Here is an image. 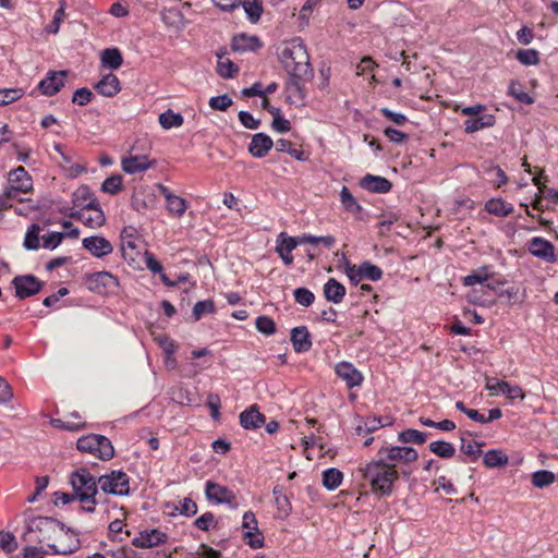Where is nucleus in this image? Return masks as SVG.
Instances as JSON below:
<instances>
[{
  "instance_id": "obj_49",
  "label": "nucleus",
  "mask_w": 558,
  "mask_h": 558,
  "mask_svg": "<svg viewBox=\"0 0 558 558\" xmlns=\"http://www.w3.org/2000/svg\"><path fill=\"white\" fill-rule=\"evenodd\" d=\"M296 241L300 244L310 243V244H318L323 243L326 247H331L336 240L332 235H326V236H315L312 234H302L300 236H295Z\"/></svg>"
},
{
  "instance_id": "obj_26",
  "label": "nucleus",
  "mask_w": 558,
  "mask_h": 558,
  "mask_svg": "<svg viewBox=\"0 0 558 558\" xmlns=\"http://www.w3.org/2000/svg\"><path fill=\"white\" fill-rule=\"evenodd\" d=\"M231 47L234 51H255L262 47V43L256 36L239 34L233 37Z\"/></svg>"
},
{
  "instance_id": "obj_41",
  "label": "nucleus",
  "mask_w": 558,
  "mask_h": 558,
  "mask_svg": "<svg viewBox=\"0 0 558 558\" xmlns=\"http://www.w3.org/2000/svg\"><path fill=\"white\" fill-rule=\"evenodd\" d=\"M340 199L344 209L352 214H357L362 210L361 205L356 202L352 193L347 186H343L340 192Z\"/></svg>"
},
{
  "instance_id": "obj_58",
  "label": "nucleus",
  "mask_w": 558,
  "mask_h": 558,
  "mask_svg": "<svg viewBox=\"0 0 558 558\" xmlns=\"http://www.w3.org/2000/svg\"><path fill=\"white\" fill-rule=\"evenodd\" d=\"M232 105V99L227 95L215 96L209 99V106L214 110L226 111Z\"/></svg>"
},
{
  "instance_id": "obj_59",
  "label": "nucleus",
  "mask_w": 558,
  "mask_h": 558,
  "mask_svg": "<svg viewBox=\"0 0 558 558\" xmlns=\"http://www.w3.org/2000/svg\"><path fill=\"white\" fill-rule=\"evenodd\" d=\"M65 238L63 232H51L47 235H43V245L46 248H56L62 240Z\"/></svg>"
},
{
  "instance_id": "obj_28",
  "label": "nucleus",
  "mask_w": 558,
  "mask_h": 558,
  "mask_svg": "<svg viewBox=\"0 0 558 558\" xmlns=\"http://www.w3.org/2000/svg\"><path fill=\"white\" fill-rule=\"evenodd\" d=\"M150 167L147 156H130L122 159V169L126 173H137Z\"/></svg>"
},
{
  "instance_id": "obj_46",
  "label": "nucleus",
  "mask_w": 558,
  "mask_h": 558,
  "mask_svg": "<svg viewBox=\"0 0 558 558\" xmlns=\"http://www.w3.org/2000/svg\"><path fill=\"white\" fill-rule=\"evenodd\" d=\"M39 233L40 227L37 223H33L28 227L24 239L26 250H37L39 247Z\"/></svg>"
},
{
  "instance_id": "obj_52",
  "label": "nucleus",
  "mask_w": 558,
  "mask_h": 558,
  "mask_svg": "<svg viewBox=\"0 0 558 558\" xmlns=\"http://www.w3.org/2000/svg\"><path fill=\"white\" fill-rule=\"evenodd\" d=\"M257 330L264 335H272L276 331V324L272 318L268 316H258L255 320Z\"/></svg>"
},
{
  "instance_id": "obj_5",
  "label": "nucleus",
  "mask_w": 558,
  "mask_h": 558,
  "mask_svg": "<svg viewBox=\"0 0 558 558\" xmlns=\"http://www.w3.org/2000/svg\"><path fill=\"white\" fill-rule=\"evenodd\" d=\"M98 484L106 494L126 496L130 493V477L120 470H113L109 474L99 476Z\"/></svg>"
},
{
  "instance_id": "obj_64",
  "label": "nucleus",
  "mask_w": 558,
  "mask_h": 558,
  "mask_svg": "<svg viewBox=\"0 0 558 558\" xmlns=\"http://www.w3.org/2000/svg\"><path fill=\"white\" fill-rule=\"evenodd\" d=\"M177 509L180 511L181 514L191 517L196 514L197 505L191 498H184L182 501H180V506Z\"/></svg>"
},
{
  "instance_id": "obj_62",
  "label": "nucleus",
  "mask_w": 558,
  "mask_h": 558,
  "mask_svg": "<svg viewBox=\"0 0 558 558\" xmlns=\"http://www.w3.org/2000/svg\"><path fill=\"white\" fill-rule=\"evenodd\" d=\"M195 526L202 531H208L210 526H216L215 515L206 512L195 520Z\"/></svg>"
},
{
  "instance_id": "obj_1",
  "label": "nucleus",
  "mask_w": 558,
  "mask_h": 558,
  "mask_svg": "<svg viewBox=\"0 0 558 558\" xmlns=\"http://www.w3.org/2000/svg\"><path fill=\"white\" fill-rule=\"evenodd\" d=\"M279 58L290 75L287 82L289 98L303 100L305 93L302 83L311 81L314 75L305 45L300 38H294L283 47Z\"/></svg>"
},
{
  "instance_id": "obj_16",
  "label": "nucleus",
  "mask_w": 558,
  "mask_h": 558,
  "mask_svg": "<svg viewBox=\"0 0 558 558\" xmlns=\"http://www.w3.org/2000/svg\"><path fill=\"white\" fill-rule=\"evenodd\" d=\"M48 547L53 555H71L80 547V541L66 532H61L58 543H49Z\"/></svg>"
},
{
  "instance_id": "obj_36",
  "label": "nucleus",
  "mask_w": 558,
  "mask_h": 558,
  "mask_svg": "<svg viewBox=\"0 0 558 558\" xmlns=\"http://www.w3.org/2000/svg\"><path fill=\"white\" fill-rule=\"evenodd\" d=\"M242 7L247 14L248 20L252 23L259 21L263 13V1L262 0H244Z\"/></svg>"
},
{
  "instance_id": "obj_34",
  "label": "nucleus",
  "mask_w": 558,
  "mask_h": 558,
  "mask_svg": "<svg viewBox=\"0 0 558 558\" xmlns=\"http://www.w3.org/2000/svg\"><path fill=\"white\" fill-rule=\"evenodd\" d=\"M485 466L493 469L507 465L509 462V458L500 450H488L483 460Z\"/></svg>"
},
{
  "instance_id": "obj_18",
  "label": "nucleus",
  "mask_w": 558,
  "mask_h": 558,
  "mask_svg": "<svg viewBox=\"0 0 558 558\" xmlns=\"http://www.w3.org/2000/svg\"><path fill=\"white\" fill-rule=\"evenodd\" d=\"M530 252L548 263H554L557 259L555 254V246L543 238H533L530 242Z\"/></svg>"
},
{
  "instance_id": "obj_47",
  "label": "nucleus",
  "mask_w": 558,
  "mask_h": 558,
  "mask_svg": "<svg viewBox=\"0 0 558 558\" xmlns=\"http://www.w3.org/2000/svg\"><path fill=\"white\" fill-rule=\"evenodd\" d=\"M515 58L523 65H536L539 63V53L535 49H519Z\"/></svg>"
},
{
  "instance_id": "obj_19",
  "label": "nucleus",
  "mask_w": 558,
  "mask_h": 558,
  "mask_svg": "<svg viewBox=\"0 0 558 558\" xmlns=\"http://www.w3.org/2000/svg\"><path fill=\"white\" fill-rule=\"evenodd\" d=\"M8 185L12 186L14 190L26 193L33 189V181L24 167L20 166L16 169L10 171Z\"/></svg>"
},
{
  "instance_id": "obj_9",
  "label": "nucleus",
  "mask_w": 558,
  "mask_h": 558,
  "mask_svg": "<svg viewBox=\"0 0 558 558\" xmlns=\"http://www.w3.org/2000/svg\"><path fill=\"white\" fill-rule=\"evenodd\" d=\"M205 494L208 500L216 504H228L231 508H236V497L232 490L220 484L208 481L206 483Z\"/></svg>"
},
{
  "instance_id": "obj_10",
  "label": "nucleus",
  "mask_w": 558,
  "mask_h": 558,
  "mask_svg": "<svg viewBox=\"0 0 558 558\" xmlns=\"http://www.w3.org/2000/svg\"><path fill=\"white\" fill-rule=\"evenodd\" d=\"M136 232L137 231L134 227L128 226L123 228L120 235L122 256L130 265L135 264L140 255V252L137 251L136 244L133 240Z\"/></svg>"
},
{
  "instance_id": "obj_38",
  "label": "nucleus",
  "mask_w": 558,
  "mask_h": 558,
  "mask_svg": "<svg viewBox=\"0 0 558 558\" xmlns=\"http://www.w3.org/2000/svg\"><path fill=\"white\" fill-rule=\"evenodd\" d=\"M556 475L551 471L539 470L532 474L531 482L537 488H544L553 484Z\"/></svg>"
},
{
  "instance_id": "obj_39",
  "label": "nucleus",
  "mask_w": 558,
  "mask_h": 558,
  "mask_svg": "<svg viewBox=\"0 0 558 558\" xmlns=\"http://www.w3.org/2000/svg\"><path fill=\"white\" fill-rule=\"evenodd\" d=\"M98 435L90 434L78 438L76 447L82 452L93 453L97 457Z\"/></svg>"
},
{
  "instance_id": "obj_33",
  "label": "nucleus",
  "mask_w": 558,
  "mask_h": 558,
  "mask_svg": "<svg viewBox=\"0 0 558 558\" xmlns=\"http://www.w3.org/2000/svg\"><path fill=\"white\" fill-rule=\"evenodd\" d=\"M146 267L154 274H159L161 281L168 286L173 287L175 282L170 281L166 274H163L162 265L155 258L154 254L145 252L144 254Z\"/></svg>"
},
{
  "instance_id": "obj_37",
  "label": "nucleus",
  "mask_w": 558,
  "mask_h": 558,
  "mask_svg": "<svg viewBox=\"0 0 558 558\" xmlns=\"http://www.w3.org/2000/svg\"><path fill=\"white\" fill-rule=\"evenodd\" d=\"M158 120L160 125L166 130H169L171 128H179L183 124L184 121L183 117L180 113H175L171 109L162 112L159 116Z\"/></svg>"
},
{
  "instance_id": "obj_15",
  "label": "nucleus",
  "mask_w": 558,
  "mask_h": 558,
  "mask_svg": "<svg viewBox=\"0 0 558 558\" xmlns=\"http://www.w3.org/2000/svg\"><path fill=\"white\" fill-rule=\"evenodd\" d=\"M299 245L295 236H290L281 232L276 240V253L280 256L282 262L290 266L293 264V256L291 252Z\"/></svg>"
},
{
  "instance_id": "obj_3",
  "label": "nucleus",
  "mask_w": 558,
  "mask_h": 558,
  "mask_svg": "<svg viewBox=\"0 0 558 558\" xmlns=\"http://www.w3.org/2000/svg\"><path fill=\"white\" fill-rule=\"evenodd\" d=\"M70 483L77 496V499L84 504L97 505L100 500L97 498L99 486L98 481L85 468H81L71 474Z\"/></svg>"
},
{
  "instance_id": "obj_29",
  "label": "nucleus",
  "mask_w": 558,
  "mask_h": 558,
  "mask_svg": "<svg viewBox=\"0 0 558 558\" xmlns=\"http://www.w3.org/2000/svg\"><path fill=\"white\" fill-rule=\"evenodd\" d=\"M485 209L497 217H507L513 213V206L501 198H492L487 201Z\"/></svg>"
},
{
  "instance_id": "obj_56",
  "label": "nucleus",
  "mask_w": 558,
  "mask_h": 558,
  "mask_svg": "<svg viewBox=\"0 0 558 558\" xmlns=\"http://www.w3.org/2000/svg\"><path fill=\"white\" fill-rule=\"evenodd\" d=\"M461 439V447L460 450L462 453L468 454L472 458V460H476L481 456V447L483 446V442H475L474 445L469 442L465 444V438L462 435L460 437Z\"/></svg>"
},
{
  "instance_id": "obj_55",
  "label": "nucleus",
  "mask_w": 558,
  "mask_h": 558,
  "mask_svg": "<svg viewBox=\"0 0 558 558\" xmlns=\"http://www.w3.org/2000/svg\"><path fill=\"white\" fill-rule=\"evenodd\" d=\"M22 96L23 92L20 88L0 89V106H5L19 100Z\"/></svg>"
},
{
  "instance_id": "obj_51",
  "label": "nucleus",
  "mask_w": 558,
  "mask_h": 558,
  "mask_svg": "<svg viewBox=\"0 0 558 558\" xmlns=\"http://www.w3.org/2000/svg\"><path fill=\"white\" fill-rule=\"evenodd\" d=\"M239 71V68L236 64H234L229 59L221 60V57L219 58L218 64H217V73L223 77V78H230L232 77L236 72Z\"/></svg>"
},
{
  "instance_id": "obj_48",
  "label": "nucleus",
  "mask_w": 558,
  "mask_h": 558,
  "mask_svg": "<svg viewBox=\"0 0 558 558\" xmlns=\"http://www.w3.org/2000/svg\"><path fill=\"white\" fill-rule=\"evenodd\" d=\"M508 93L515 100L522 104L532 105L534 102V99L523 90V87L519 82L511 81Z\"/></svg>"
},
{
  "instance_id": "obj_32",
  "label": "nucleus",
  "mask_w": 558,
  "mask_h": 558,
  "mask_svg": "<svg viewBox=\"0 0 558 558\" xmlns=\"http://www.w3.org/2000/svg\"><path fill=\"white\" fill-rule=\"evenodd\" d=\"M343 480V474L336 468L327 469L323 472V485L328 490L338 488Z\"/></svg>"
},
{
  "instance_id": "obj_14",
  "label": "nucleus",
  "mask_w": 558,
  "mask_h": 558,
  "mask_svg": "<svg viewBox=\"0 0 558 558\" xmlns=\"http://www.w3.org/2000/svg\"><path fill=\"white\" fill-rule=\"evenodd\" d=\"M66 75V71H50L48 76L39 82L38 89L45 96H53L64 86Z\"/></svg>"
},
{
  "instance_id": "obj_25",
  "label": "nucleus",
  "mask_w": 558,
  "mask_h": 558,
  "mask_svg": "<svg viewBox=\"0 0 558 558\" xmlns=\"http://www.w3.org/2000/svg\"><path fill=\"white\" fill-rule=\"evenodd\" d=\"M96 90L105 97H113L120 90V81L117 75L108 73L95 85Z\"/></svg>"
},
{
  "instance_id": "obj_45",
  "label": "nucleus",
  "mask_w": 558,
  "mask_h": 558,
  "mask_svg": "<svg viewBox=\"0 0 558 558\" xmlns=\"http://www.w3.org/2000/svg\"><path fill=\"white\" fill-rule=\"evenodd\" d=\"M426 438H427V436L425 433L420 432L417 429H412V428L401 432L398 436V439L401 442H404V444L414 442L417 445H423L426 441Z\"/></svg>"
},
{
  "instance_id": "obj_24",
  "label": "nucleus",
  "mask_w": 558,
  "mask_h": 558,
  "mask_svg": "<svg viewBox=\"0 0 558 558\" xmlns=\"http://www.w3.org/2000/svg\"><path fill=\"white\" fill-rule=\"evenodd\" d=\"M265 415L258 411L256 405H252L240 414V424L245 429L259 428L265 424Z\"/></svg>"
},
{
  "instance_id": "obj_50",
  "label": "nucleus",
  "mask_w": 558,
  "mask_h": 558,
  "mask_svg": "<svg viewBox=\"0 0 558 558\" xmlns=\"http://www.w3.org/2000/svg\"><path fill=\"white\" fill-rule=\"evenodd\" d=\"M122 189V177L120 174L107 178L101 184V191L111 195L118 194Z\"/></svg>"
},
{
  "instance_id": "obj_11",
  "label": "nucleus",
  "mask_w": 558,
  "mask_h": 558,
  "mask_svg": "<svg viewBox=\"0 0 558 558\" xmlns=\"http://www.w3.org/2000/svg\"><path fill=\"white\" fill-rule=\"evenodd\" d=\"M168 535L160 530H144L132 539V545L137 548H151L165 544Z\"/></svg>"
},
{
  "instance_id": "obj_35",
  "label": "nucleus",
  "mask_w": 558,
  "mask_h": 558,
  "mask_svg": "<svg viewBox=\"0 0 558 558\" xmlns=\"http://www.w3.org/2000/svg\"><path fill=\"white\" fill-rule=\"evenodd\" d=\"M428 448L433 453L444 459L452 458L456 453L453 445L442 440L430 442Z\"/></svg>"
},
{
  "instance_id": "obj_17",
  "label": "nucleus",
  "mask_w": 558,
  "mask_h": 558,
  "mask_svg": "<svg viewBox=\"0 0 558 558\" xmlns=\"http://www.w3.org/2000/svg\"><path fill=\"white\" fill-rule=\"evenodd\" d=\"M336 374L345 381L349 388L357 387L363 381V375L353 364L349 362H340L336 365Z\"/></svg>"
},
{
  "instance_id": "obj_8",
  "label": "nucleus",
  "mask_w": 558,
  "mask_h": 558,
  "mask_svg": "<svg viewBox=\"0 0 558 558\" xmlns=\"http://www.w3.org/2000/svg\"><path fill=\"white\" fill-rule=\"evenodd\" d=\"M12 284L15 288V295L21 300L37 294L43 288V282L33 275L16 276Z\"/></svg>"
},
{
  "instance_id": "obj_4",
  "label": "nucleus",
  "mask_w": 558,
  "mask_h": 558,
  "mask_svg": "<svg viewBox=\"0 0 558 558\" xmlns=\"http://www.w3.org/2000/svg\"><path fill=\"white\" fill-rule=\"evenodd\" d=\"M377 458L384 460V462L392 469H397L399 464H408L416 461L418 453L412 447L383 446L377 452Z\"/></svg>"
},
{
  "instance_id": "obj_60",
  "label": "nucleus",
  "mask_w": 558,
  "mask_h": 558,
  "mask_svg": "<svg viewBox=\"0 0 558 558\" xmlns=\"http://www.w3.org/2000/svg\"><path fill=\"white\" fill-rule=\"evenodd\" d=\"M20 193H23L22 191H19V190H14L12 189V186L8 185L3 193L0 195V211L4 208H8V207H11V205L9 204V202L11 199H15L17 198V195Z\"/></svg>"
},
{
  "instance_id": "obj_7",
  "label": "nucleus",
  "mask_w": 558,
  "mask_h": 558,
  "mask_svg": "<svg viewBox=\"0 0 558 558\" xmlns=\"http://www.w3.org/2000/svg\"><path fill=\"white\" fill-rule=\"evenodd\" d=\"M87 287L96 293H107L119 287L118 278L108 271H98L92 274L86 279Z\"/></svg>"
},
{
  "instance_id": "obj_53",
  "label": "nucleus",
  "mask_w": 558,
  "mask_h": 558,
  "mask_svg": "<svg viewBox=\"0 0 558 558\" xmlns=\"http://www.w3.org/2000/svg\"><path fill=\"white\" fill-rule=\"evenodd\" d=\"M295 302L307 307L313 304L315 295L306 288H298L293 292Z\"/></svg>"
},
{
  "instance_id": "obj_40",
  "label": "nucleus",
  "mask_w": 558,
  "mask_h": 558,
  "mask_svg": "<svg viewBox=\"0 0 558 558\" xmlns=\"http://www.w3.org/2000/svg\"><path fill=\"white\" fill-rule=\"evenodd\" d=\"M498 391L505 395L510 400H523L525 395L522 388L518 385H510L508 381H497Z\"/></svg>"
},
{
  "instance_id": "obj_30",
  "label": "nucleus",
  "mask_w": 558,
  "mask_h": 558,
  "mask_svg": "<svg viewBox=\"0 0 558 558\" xmlns=\"http://www.w3.org/2000/svg\"><path fill=\"white\" fill-rule=\"evenodd\" d=\"M101 63L111 70L119 69L123 63V57L118 48H107L101 52Z\"/></svg>"
},
{
  "instance_id": "obj_20",
  "label": "nucleus",
  "mask_w": 558,
  "mask_h": 558,
  "mask_svg": "<svg viewBox=\"0 0 558 558\" xmlns=\"http://www.w3.org/2000/svg\"><path fill=\"white\" fill-rule=\"evenodd\" d=\"M272 146L274 142L270 136L265 133H257L252 136L248 151L255 158H263L269 153Z\"/></svg>"
},
{
  "instance_id": "obj_63",
  "label": "nucleus",
  "mask_w": 558,
  "mask_h": 558,
  "mask_svg": "<svg viewBox=\"0 0 558 558\" xmlns=\"http://www.w3.org/2000/svg\"><path fill=\"white\" fill-rule=\"evenodd\" d=\"M239 120L244 128L250 129V130H256L260 125V121L254 119V117L247 111H240Z\"/></svg>"
},
{
  "instance_id": "obj_43",
  "label": "nucleus",
  "mask_w": 558,
  "mask_h": 558,
  "mask_svg": "<svg viewBox=\"0 0 558 558\" xmlns=\"http://www.w3.org/2000/svg\"><path fill=\"white\" fill-rule=\"evenodd\" d=\"M359 271L364 279L378 281L383 277V270L371 262H363L359 265Z\"/></svg>"
},
{
  "instance_id": "obj_61",
  "label": "nucleus",
  "mask_w": 558,
  "mask_h": 558,
  "mask_svg": "<svg viewBox=\"0 0 558 558\" xmlns=\"http://www.w3.org/2000/svg\"><path fill=\"white\" fill-rule=\"evenodd\" d=\"M92 98L93 93L88 88L82 87L74 92L72 101L78 106H86L92 100Z\"/></svg>"
},
{
  "instance_id": "obj_6",
  "label": "nucleus",
  "mask_w": 558,
  "mask_h": 558,
  "mask_svg": "<svg viewBox=\"0 0 558 558\" xmlns=\"http://www.w3.org/2000/svg\"><path fill=\"white\" fill-rule=\"evenodd\" d=\"M242 527L246 530L243 534V538L251 548L257 549L264 547V536L258 530L257 520L252 511L244 513Z\"/></svg>"
},
{
  "instance_id": "obj_12",
  "label": "nucleus",
  "mask_w": 558,
  "mask_h": 558,
  "mask_svg": "<svg viewBox=\"0 0 558 558\" xmlns=\"http://www.w3.org/2000/svg\"><path fill=\"white\" fill-rule=\"evenodd\" d=\"M70 217L80 220L82 223L89 228H99L104 226L106 221L105 214L101 210L99 204L96 206V208H88L71 213Z\"/></svg>"
},
{
  "instance_id": "obj_44",
  "label": "nucleus",
  "mask_w": 558,
  "mask_h": 558,
  "mask_svg": "<svg viewBox=\"0 0 558 558\" xmlns=\"http://www.w3.org/2000/svg\"><path fill=\"white\" fill-rule=\"evenodd\" d=\"M187 208L186 201L178 195H173L172 197L168 196L167 201V209L169 214L181 217Z\"/></svg>"
},
{
  "instance_id": "obj_27",
  "label": "nucleus",
  "mask_w": 558,
  "mask_h": 558,
  "mask_svg": "<svg viewBox=\"0 0 558 558\" xmlns=\"http://www.w3.org/2000/svg\"><path fill=\"white\" fill-rule=\"evenodd\" d=\"M345 295V287L335 278H329L324 284V296L335 304L340 303Z\"/></svg>"
},
{
  "instance_id": "obj_42",
  "label": "nucleus",
  "mask_w": 558,
  "mask_h": 558,
  "mask_svg": "<svg viewBox=\"0 0 558 558\" xmlns=\"http://www.w3.org/2000/svg\"><path fill=\"white\" fill-rule=\"evenodd\" d=\"M114 456V448L107 437L98 435L97 457L104 461L112 459Z\"/></svg>"
},
{
  "instance_id": "obj_21",
  "label": "nucleus",
  "mask_w": 558,
  "mask_h": 558,
  "mask_svg": "<svg viewBox=\"0 0 558 558\" xmlns=\"http://www.w3.org/2000/svg\"><path fill=\"white\" fill-rule=\"evenodd\" d=\"M360 185L366 191L379 194L388 193L392 187V183L388 179L373 174H366Z\"/></svg>"
},
{
  "instance_id": "obj_57",
  "label": "nucleus",
  "mask_w": 558,
  "mask_h": 558,
  "mask_svg": "<svg viewBox=\"0 0 558 558\" xmlns=\"http://www.w3.org/2000/svg\"><path fill=\"white\" fill-rule=\"evenodd\" d=\"M215 311V304L211 300L198 301L193 307V317L195 320H199L205 313H213Z\"/></svg>"
},
{
  "instance_id": "obj_13",
  "label": "nucleus",
  "mask_w": 558,
  "mask_h": 558,
  "mask_svg": "<svg viewBox=\"0 0 558 558\" xmlns=\"http://www.w3.org/2000/svg\"><path fill=\"white\" fill-rule=\"evenodd\" d=\"M82 245L97 258H102L113 251L112 244L107 239L97 235L83 239Z\"/></svg>"
},
{
  "instance_id": "obj_31",
  "label": "nucleus",
  "mask_w": 558,
  "mask_h": 558,
  "mask_svg": "<svg viewBox=\"0 0 558 558\" xmlns=\"http://www.w3.org/2000/svg\"><path fill=\"white\" fill-rule=\"evenodd\" d=\"M272 494L275 496L278 517L281 519L287 518L291 511V505L288 497L283 493V488L281 486H276L272 490Z\"/></svg>"
},
{
  "instance_id": "obj_23",
  "label": "nucleus",
  "mask_w": 558,
  "mask_h": 558,
  "mask_svg": "<svg viewBox=\"0 0 558 558\" xmlns=\"http://www.w3.org/2000/svg\"><path fill=\"white\" fill-rule=\"evenodd\" d=\"M291 342L298 353L310 351L312 348L311 335L305 326L295 327L291 330Z\"/></svg>"
},
{
  "instance_id": "obj_54",
  "label": "nucleus",
  "mask_w": 558,
  "mask_h": 558,
  "mask_svg": "<svg viewBox=\"0 0 558 558\" xmlns=\"http://www.w3.org/2000/svg\"><path fill=\"white\" fill-rule=\"evenodd\" d=\"M0 547L11 554L17 549L15 536L10 532L0 531Z\"/></svg>"
},
{
  "instance_id": "obj_2",
  "label": "nucleus",
  "mask_w": 558,
  "mask_h": 558,
  "mask_svg": "<svg viewBox=\"0 0 558 558\" xmlns=\"http://www.w3.org/2000/svg\"><path fill=\"white\" fill-rule=\"evenodd\" d=\"M362 472L363 477L369 482L372 490L383 496L392 494L393 484L399 478L397 469H392L378 458L367 463Z\"/></svg>"
},
{
  "instance_id": "obj_22",
  "label": "nucleus",
  "mask_w": 558,
  "mask_h": 558,
  "mask_svg": "<svg viewBox=\"0 0 558 558\" xmlns=\"http://www.w3.org/2000/svg\"><path fill=\"white\" fill-rule=\"evenodd\" d=\"M98 204L97 198L87 185L80 186L73 193V205L81 208L80 210L96 208Z\"/></svg>"
}]
</instances>
